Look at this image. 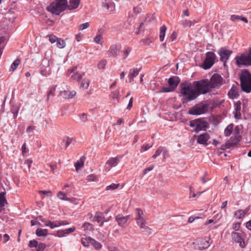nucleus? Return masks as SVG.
<instances>
[{
	"label": "nucleus",
	"mask_w": 251,
	"mask_h": 251,
	"mask_svg": "<svg viewBox=\"0 0 251 251\" xmlns=\"http://www.w3.org/2000/svg\"><path fill=\"white\" fill-rule=\"evenodd\" d=\"M193 88L190 84L182 83L180 84V93L184 97L183 102H187L196 99L201 94H205L212 91L208 79H203L193 82Z\"/></svg>",
	"instance_id": "f257e3e1"
},
{
	"label": "nucleus",
	"mask_w": 251,
	"mask_h": 251,
	"mask_svg": "<svg viewBox=\"0 0 251 251\" xmlns=\"http://www.w3.org/2000/svg\"><path fill=\"white\" fill-rule=\"evenodd\" d=\"M67 6V0H56L47 7V10L52 14L58 15L66 9Z\"/></svg>",
	"instance_id": "f03ea898"
},
{
	"label": "nucleus",
	"mask_w": 251,
	"mask_h": 251,
	"mask_svg": "<svg viewBox=\"0 0 251 251\" xmlns=\"http://www.w3.org/2000/svg\"><path fill=\"white\" fill-rule=\"evenodd\" d=\"M242 90L247 93L251 92V74L247 71L243 72L240 77Z\"/></svg>",
	"instance_id": "7ed1b4c3"
},
{
	"label": "nucleus",
	"mask_w": 251,
	"mask_h": 251,
	"mask_svg": "<svg viewBox=\"0 0 251 251\" xmlns=\"http://www.w3.org/2000/svg\"><path fill=\"white\" fill-rule=\"evenodd\" d=\"M217 57L216 54L212 51H208L206 53V57L201 67L204 70L210 69L215 63Z\"/></svg>",
	"instance_id": "20e7f679"
},
{
	"label": "nucleus",
	"mask_w": 251,
	"mask_h": 251,
	"mask_svg": "<svg viewBox=\"0 0 251 251\" xmlns=\"http://www.w3.org/2000/svg\"><path fill=\"white\" fill-rule=\"evenodd\" d=\"M223 78L218 74H213L210 80L208 79L209 84L212 90L214 88H219L223 84Z\"/></svg>",
	"instance_id": "39448f33"
},
{
	"label": "nucleus",
	"mask_w": 251,
	"mask_h": 251,
	"mask_svg": "<svg viewBox=\"0 0 251 251\" xmlns=\"http://www.w3.org/2000/svg\"><path fill=\"white\" fill-rule=\"evenodd\" d=\"M236 63L239 67L242 65H251V47L249 50V53L247 55L242 54L240 56L236 57Z\"/></svg>",
	"instance_id": "423d86ee"
},
{
	"label": "nucleus",
	"mask_w": 251,
	"mask_h": 251,
	"mask_svg": "<svg viewBox=\"0 0 251 251\" xmlns=\"http://www.w3.org/2000/svg\"><path fill=\"white\" fill-rule=\"evenodd\" d=\"M208 124L206 122L200 119L193 120L190 122V126L192 127H195V131L198 133L201 130H205L208 127Z\"/></svg>",
	"instance_id": "0eeeda50"
},
{
	"label": "nucleus",
	"mask_w": 251,
	"mask_h": 251,
	"mask_svg": "<svg viewBox=\"0 0 251 251\" xmlns=\"http://www.w3.org/2000/svg\"><path fill=\"white\" fill-rule=\"evenodd\" d=\"M193 245L196 250H203L207 249L210 246V243L209 240L199 238L193 242Z\"/></svg>",
	"instance_id": "6e6552de"
},
{
	"label": "nucleus",
	"mask_w": 251,
	"mask_h": 251,
	"mask_svg": "<svg viewBox=\"0 0 251 251\" xmlns=\"http://www.w3.org/2000/svg\"><path fill=\"white\" fill-rule=\"evenodd\" d=\"M208 107V104L202 103L198 106L192 107L189 112V113L193 115H199L205 113Z\"/></svg>",
	"instance_id": "1a4fd4ad"
},
{
	"label": "nucleus",
	"mask_w": 251,
	"mask_h": 251,
	"mask_svg": "<svg viewBox=\"0 0 251 251\" xmlns=\"http://www.w3.org/2000/svg\"><path fill=\"white\" fill-rule=\"evenodd\" d=\"M232 53V51L226 48H222L219 50L218 53L220 56V60L224 62L225 66H226V61L229 59Z\"/></svg>",
	"instance_id": "9d476101"
},
{
	"label": "nucleus",
	"mask_w": 251,
	"mask_h": 251,
	"mask_svg": "<svg viewBox=\"0 0 251 251\" xmlns=\"http://www.w3.org/2000/svg\"><path fill=\"white\" fill-rule=\"evenodd\" d=\"M129 218V215L123 216L121 214H118L115 217V219L118 223V225L122 227H125L128 225L127 222Z\"/></svg>",
	"instance_id": "9b49d317"
},
{
	"label": "nucleus",
	"mask_w": 251,
	"mask_h": 251,
	"mask_svg": "<svg viewBox=\"0 0 251 251\" xmlns=\"http://www.w3.org/2000/svg\"><path fill=\"white\" fill-rule=\"evenodd\" d=\"M120 161V157L110 158L106 162L105 170L106 172H109L111 168L116 167Z\"/></svg>",
	"instance_id": "f8f14e48"
},
{
	"label": "nucleus",
	"mask_w": 251,
	"mask_h": 251,
	"mask_svg": "<svg viewBox=\"0 0 251 251\" xmlns=\"http://www.w3.org/2000/svg\"><path fill=\"white\" fill-rule=\"evenodd\" d=\"M231 236L232 239L237 243L239 244V246L243 248L245 247V242L241 237V234L235 231H233L231 233Z\"/></svg>",
	"instance_id": "ddd939ff"
},
{
	"label": "nucleus",
	"mask_w": 251,
	"mask_h": 251,
	"mask_svg": "<svg viewBox=\"0 0 251 251\" xmlns=\"http://www.w3.org/2000/svg\"><path fill=\"white\" fill-rule=\"evenodd\" d=\"M209 138V135L207 133L205 132L201 134H200L198 136L197 139V142L201 145H208L207 141H208Z\"/></svg>",
	"instance_id": "4468645a"
},
{
	"label": "nucleus",
	"mask_w": 251,
	"mask_h": 251,
	"mask_svg": "<svg viewBox=\"0 0 251 251\" xmlns=\"http://www.w3.org/2000/svg\"><path fill=\"white\" fill-rule=\"evenodd\" d=\"M249 209V207L245 210L239 209L234 212V216L237 219H241L248 213Z\"/></svg>",
	"instance_id": "2eb2a0df"
},
{
	"label": "nucleus",
	"mask_w": 251,
	"mask_h": 251,
	"mask_svg": "<svg viewBox=\"0 0 251 251\" xmlns=\"http://www.w3.org/2000/svg\"><path fill=\"white\" fill-rule=\"evenodd\" d=\"M141 68H133L129 70L128 77L130 82H132L133 81L134 78L138 75Z\"/></svg>",
	"instance_id": "dca6fc26"
},
{
	"label": "nucleus",
	"mask_w": 251,
	"mask_h": 251,
	"mask_svg": "<svg viewBox=\"0 0 251 251\" xmlns=\"http://www.w3.org/2000/svg\"><path fill=\"white\" fill-rule=\"evenodd\" d=\"M76 92L74 90L70 92L64 90L60 92V95L64 99H72L76 95Z\"/></svg>",
	"instance_id": "f3484780"
},
{
	"label": "nucleus",
	"mask_w": 251,
	"mask_h": 251,
	"mask_svg": "<svg viewBox=\"0 0 251 251\" xmlns=\"http://www.w3.org/2000/svg\"><path fill=\"white\" fill-rule=\"evenodd\" d=\"M179 83L178 77H170L168 80V84L170 87L174 90Z\"/></svg>",
	"instance_id": "a211bd4d"
},
{
	"label": "nucleus",
	"mask_w": 251,
	"mask_h": 251,
	"mask_svg": "<svg viewBox=\"0 0 251 251\" xmlns=\"http://www.w3.org/2000/svg\"><path fill=\"white\" fill-rule=\"evenodd\" d=\"M120 48L117 45H113L109 49L110 55L113 57L117 56L120 51Z\"/></svg>",
	"instance_id": "6ab92c4d"
},
{
	"label": "nucleus",
	"mask_w": 251,
	"mask_h": 251,
	"mask_svg": "<svg viewBox=\"0 0 251 251\" xmlns=\"http://www.w3.org/2000/svg\"><path fill=\"white\" fill-rule=\"evenodd\" d=\"M87 242L89 243L95 248V249L97 250L100 249L101 248V245L100 242L96 241L95 239L91 237L88 238Z\"/></svg>",
	"instance_id": "aec40b11"
},
{
	"label": "nucleus",
	"mask_w": 251,
	"mask_h": 251,
	"mask_svg": "<svg viewBox=\"0 0 251 251\" xmlns=\"http://www.w3.org/2000/svg\"><path fill=\"white\" fill-rule=\"evenodd\" d=\"M103 6L105 7L108 10L110 11H113L115 10V4L110 1V0H105V2L103 3Z\"/></svg>",
	"instance_id": "412c9836"
},
{
	"label": "nucleus",
	"mask_w": 251,
	"mask_h": 251,
	"mask_svg": "<svg viewBox=\"0 0 251 251\" xmlns=\"http://www.w3.org/2000/svg\"><path fill=\"white\" fill-rule=\"evenodd\" d=\"M228 96L231 99H234L238 96V91L235 86H232L228 93Z\"/></svg>",
	"instance_id": "4be33fe9"
},
{
	"label": "nucleus",
	"mask_w": 251,
	"mask_h": 251,
	"mask_svg": "<svg viewBox=\"0 0 251 251\" xmlns=\"http://www.w3.org/2000/svg\"><path fill=\"white\" fill-rule=\"evenodd\" d=\"M80 3V0H70L69 4L67 6L69 9H74L76 8Z\"/></svg>",
	"instance_id": "5701e85b"
},
{
	"label": "nucleus",
	"mask_w": 251,
	"mask_h": 251,
	"mask_svg": "<svg viewBox=\"0 0 251 251\" xmlns=\"http://www.w3.org/2000/svg\"><path fill=\"white\" fill-rule=\"evenodd\" d=\"M85 157L84 156H82L79 160H78L75 164V169L78 171L81 168H82L84 166Z\"/></svg>",
	"instance_id": "b1692460"
},
{
	"label": "nucleus",
	"mask_w": 251,
	"mask_h": 251,
	"mask_svg": "<svg viewBox=\"0 0 251 251\" xmlns=\"http://www.w3.org/2000/svg\"><path fill=\"white\" fill-rule=\"evenodd\" d=\"M230 20L233 22H236L238 20H241L246 23H248V20L246 17H241L239 15H232L230 17Z\"/></svg>",
	"instance_id": "393cba45"
},
{
	"label": "nucleus",
	"mask_w": 251,
	"mask_h": 251,
	"mask_svg": "<svg viewBox=\"0 0 251 251\" xmlns=\"http://www.w3.org/2000/svg\"><path fill=\"white\" fill-rule=\"evenodd\" d=\"M84 75V73H83L82 74H80L78 72H75L72 75L71 78L73 80L79 81Z\"/></svg>",
	"instance_id": "a878e982"
},
{
	"label": "nucleus",
	"mask_w": 251,
	"mask_h": 251,
	"mask_svg": "<svg viewBox=\"0 0 251 251\" xmlns=\"http://www.w3.org/2000/svg\"><path fill=\"white\" fill-rule=\"evenodd\" d=\"M48 229L38 228L36 231V234L38 236H46L48 234Z\"/></svg>",
	"instance_id": "bb28decb"
},
{
	"label": "nucleus",
	"mask_w": 251,
	"mask_h": 251,
	"mask_svg": "<svg viewBox=\"0 0 251 251\" xmlns=\"http://www.w3.org/2000/svg\"><path fill=\"white\" fill-rule=\"evenodd\" d=\"M166 29L167 28L165 25H162L160 27L159 39L160 41L161 42L163 41L164 39Z\"/></svg>",
	"instance_id": "cd10ccee"
},
{
	"label": "nucleus",
	"mask_w": 251,
	"mask_h": 251,
	"mask_svg": "<svg viewBox=\"0 0 251 251\" xmlns=\"http://www.w3.org/2000/svg\"><path fill=\"white\" fill-rule=\"evenodd\" d=\"M5 193L4 192L0 193V208L2 209L7 202L4 197Z\"/></svg>",
	"instance_id": "c85d7f7f"
},
{
	"label": "nucleus",
	"mask_w": 251,
	"mask_h": 251,
	"mask_svg": "<svg viewBox=\"0 0 251 251\" xmlns=\"http://www.w3.org/2000/svg\"><path fill=\"white\" fill-rule=\"evenodd\" d=\"M163 151L164 157H165V153L166 150L164 149L162 147H159L155 151V153L152 156L153 158H156L157 157L159 156L161 153Z\"/></svg>",
	"instance_id": "c756f323"
},
{
	"label": "nucleus",
	"mask_w": 251,
	"mask_h": 251,
	"mask_svg": "<svg viewBox=\"0 0 251 251\" xmlns=\"http://www.w3.org/2000/svg\"><path fill=\"white\" fill-rule=\"evenodd\" d=\"M69 234L70 233L68 231V229H65L64 230H57L56 233V235L59 237H62Z\"/></svg>",
	"instance_id": "7c9ffc66"
},
{
	"label": "nucleus",
	"mask_w": 251,
	"mask_h": 251,
	"mask_svg": "<svg viewBox=\"0 0 251 251\" xmlns=\"http://www.w3.org/2000/svg\"><path fill=\"white\" fill-rule=\"evenodd\" d=\"M47 66L44 69H41L40 73L42 75L46 76L50 74L49 62H48Z\"/></svg>",
	"instance_id": "2f4dec72"
},
{
	"label": "nucleus",
	"mask_w": 251,
	"mask_h": 251,
	"mask_svg": "<svg viewBox=\"0 0 251 251\" xmlns=\"http://www.w3.org/2000/svg\"><path fill=\"white\" fill-rule=\"evenodd\" d=\"M90 80L88 78H84L82 80L80 87L84 89H87L89 85Z\"/></svg>",
	"instance_id": "473e14b6"
},
{
	"label": "nucleus",
	"mask_w": 251,
	"mask_h": 251,
	"mask_svg": "<svg viewBox=\"0 0 251 251\" xmlns=\"http://www.w3.org/2000/svg\"><path fill=\"white\" fill-rule=\"evenodd\" d=\"M233 125L232 124L228 125L225 129L224 133L226 136H229L232 133Z\"/></svg>",
	"instance_id": "72a5a7b5"
},
{
	"label": "nucleus",
	"mask_w": 251,
	"mask_h": 251,
	"mask_svg": "<svg viewBox=\"0 0 251 251\" xmlns=\"http://www.w3.org/2000/svg\"><path fill=\"white\" fill-rule=\"evenodd\" d=\"M66 43L64 40L58 38L56 41V46L59 49H63L65 47Z\"/></svg>",
	"instance_id": "f704fd0d"
},
{
	"label": "nucleus",
	"mask_w": 251,
	"mask_h": 251,
	"mask_svg": "<svg viewBox=\"0 0 251 251\" xmlns=\"http://www.w3.org/2000/svg\"><path fill=\"white\" fill-rule=\"evenodd\" d=\"M57 197L60 200L64 201H70L71 199L67 197L66 194L62 192H59L57 194Z\"/></svg>",
	"instance_id": "c9c22d12"
},
{
	"label": "nucleus",
	"mask_w": 251,
	"mask_h": 251,
	"mask_svg": "<svg viewBox=\"0 0 251 251\" xmlns=\"http://www.w3.org/2000/svg\"><path fill=\"white\" fill-rule=\"evenodd\" d=\"M120 96V91L119 90H116L111 92V97L113 99H116L117 102H119Z\"/></svg>",
	"instance_id": "e433bc0d"
},
{
	"label": "nucleus",
	"mask_w": 251,
	"mask_h": 251,
	"mask_svg": "<svg viewBox=\"0 0 251 251\" xmlns=\"http://www.w3.org/2000/svg\"><path fill=\"white\" fill-rule=\"evenodd\" d=\"M46 247L45 244L41 243L38 244L35 249H33L31 251H44Z\"/></svg>",
	"instance_id": "4c0bfd02"
},
{
	"label": "nucleus",
	"mask_w": 251,
	"mask_h": 251,
	"mask_svg": "<svg viewBox=\"0 0 251 251\" xmlns=\"http://www.w3.org/2000/svg\"><path fill=\"white\" fill-rule=\"evenodd\" d=\"M20 63V60L19 59H17L16 60H15L11 66V70L12 71L15 70L17 69V67L19 66Z\"/></svg>",
	"instance_id": "58836bf2"
},
{
	"label": "nucleus",
	"mask_w": 251,
	"mask_h": 251,
	"mask_svg": "<svg viewBox=\"0 0 251 251\" xmlns=\"http://www.w3.org/2000/svg\"><path fill=\"white\" fill-rule=\"evenodd\" d=\"M56 87H57L56 85L53 86L50 89V90L48 92V94H47V100H48L49 99L50 96H54V93H55V92L56 90Z\"/></svg>",
	"instance_id": "ea45409f"
},
{
	"label": "nucleus",
	"mask_w": 251,
	"mask_h": 251,
	"mask_svg": "<svg viewBox=\"0 0 251 251\" xmlns=\"http://www.w3.org/2000/svg\"><path fill=\"white\" fill-rule=\"evenodd\" d=\"M46 226H50V228L53 229L55 227H58L57 221L51 222L49 221L48 223L45 224Z\"/></svg>",
	"instance_id": "a19ab883"
},
{
	"label": "nucleus",
	"mask_w": 251,
	"mask_h": 251,
	"mask_svg": "<svg viewBox=\"0 0 251 251\" xmlns=\"http://www.w3.org/2000/svg\"><path fill=\"white\" fill-rule=\"evenodd\" d=\"M94 218L98 223H100L101 220L104 219V217L102 216V213L100 212H97Z\"/></svg>",
	"instance_id": "79ce46f5"
},
{
	"label": "nucleus",
	"mask_w": 251,
	"mask_h": 251,
	"mask_svg": "<svg viewBox=\"0 0 251 251\" xmlns=\"http://www.w3.org/2000/svg\"><path fill=\"white\" fill-rule=\"evenodd\" d=\"M119 184L112 183L106 187L107 190H113L117 189L119 187Z\"/></svg>",
	"instance_id": "37998d69"
},
{
	"label": "nucleus",
	"mask_w": 251,
	"mask_h": 251,
	"mask_svg": "<svg viewBox=\"0 0 251 251\" xmlns=\"http://www.w3.org/2000/svg\"><path fill=\"white\" fill-rule=\"evenodd\" d=\"M78 116L81 120L82 123H85L87 121V114L83 113L82 114H79Z\"/></svg>",
	"instance_id": "c03bdc74"
},
{
	"label": "nucleus",
	"mask_w": 251,
	"mask_h": 251,
	"mask_svg": "<svg viewBox=\"0 0 251 251\" xmlns=\"http://www.w3.org/2000/svg\"><path fill=\"white\" fill-rule=\"evenodd\" d=\"M102 35H101L100 34H98L97 35L94 39V41L98 44H100V45H102V42L101 41V40L102 39Z\"/></svg>",
	"instance_id": "a18cd8bd"
},
{
	"label": "nucleus",
	"mask_w": 251,
	"mask_h": 251,
	"mask_svg": "<svg viewBox=\"0 0 251 251\" xmlns=\"http://www.w3.org/2000/svg\"><path fill=\"white\" fill-rule=\"evenodd\" d=\"M106 61L105 60H102L99 62L98 64V68L99 69H103L106 65Z\"/></svg>",
	"instance_id": "49530a36"
},
{
	"label": "nucleus",
	"mask_w": 251,
	"mask_h": 251,
	"mask_svg": "<svg viewBox=\"0 0 251 251\" xmlns=\"http://www.w3.org/2000/svg\"><path fill=\"white\" fill-rule=\"evenodd\" d=\"M38 245V242L36 240H30L29 242L28 246L30 248H36Z\"/></svg>",
	"instance_id": "de8ad7c7"
},
{
	"label": "nucleus",
	"mask_w": 251,
	"mask_h": 251,
	"mask_svg": "<svg viewBox=\"0 0 251 251\" xmlns=\"http://www.w3.org/2000/svg\"><path fill=\"white\" fill-rule=\"evenodd\" d=\"M192 24V22L191 21L185 20L183 22V25L184 27L189 28Z\"/></svg>",
	"instance_id": "09e8293b"
},
{
	"label": "nucleus",
	"mask_w": 251,
	"mask_h": 251,
	"mask_svg": "<svg viewBox=\"0 0 251 251\" xmlns=\"http://www.w3.org/2000/svg\"><path fill=\"white\" fill-rule=\"evenodd\" d=\"M82 227H83L85 229H88L89 230L93 229L92 225L89 223H84L82 225Z\"/></svg>",
	"instance_id": "8fccbe9b"
},
{
	"label": "nucleus",
	"mask_w": 251,
	"mask_h": 251,
	"mask_svg": "<svg viewBox=\"0 0 251 251\" xmlns=\"http://www.w3.org/2000/svg\"><path fill=\"white\" fill-rule=\"evenodd\" d=\"M237 143L236 142H233L232 140V138H231L226 143V146L227 148H229L230 147L235 145Z\"/></svg>",
	"instance_id": "3c124183"
},
{
	"label": "nucleus",
	"mask_w": 251,
	"mask_h": 251,
	"mask_svg": "<svg viewBox=\"0 0 251 251\" xmlns=\"http://www.w3.org/2000/svg\"><path fill=\"white\" fill-rule=\"evenodd\" d=\"M136 211H137V216L136 218H144V213L142 209L140 208H137L136 209Z\"/></svg>",
	"instance_id": "603ef678"
},
{
	"label": "nucleus",
	"mask_w": 251,
	"mask_h": 251,
	"mask_svg": "<svg viewBox=\"0 0 251 251\" xmlns=\"http://www.w3.org/2000/svg\"><path fill=\"white\" fill-rule=\"evenodd\" d=\"M235 110L236 112H239L241 111V103L240 101H238L236 102L235 103Z\"/></svg>",
	"instance_id": "864d4df0"
},
{
	"label": "nucleus",
	"mask_w": 251,
	"mask_h": 251,
	"mask_svg": "<svg viewBox=\"0 0 251 251\" xmlns=\"http://www.w3.org/2000/svg\"><path fill=\"white\" fill-rule=\"evenodd\" d=\"M89 26V24L88 22L85 23L84 24H81L79 26V29L80 30H84L85 29H86Z\"/></svg>",
	"instance_id": "5fc2aeb1"
},
{
	"label": "nucleus",
	"mask_w": 251,
	"mask_h": 251,
	"mask_svg": "<svg viewBox=\"0 0 251 251\" xmlns=\"http://www.w3.org/2000/svg\"><path fill=\"white\" fill-rule=\"evenodd\" d=\"M77 69L76 66L73 67L72 68L69 69L67 70L66 75L69 76L72 73H75Z\"/></svg>",
	"instance_id": "6e6d98bb"
},
{
	"label": "nucleus",
	"mask_w": 251,
	"mask_h": 251,
	"mask_svg": "<svg viewBox=\"0 0 251 251\" xmlns=\"http://www.w3.org/2000/svg\"><path fill=\"white\" fill-rule=\"evenodd\" d=\"M174 91V90L170 87H164L162 88L160 91L159 93H167V92H170L171 91Z\"/></svg>",
	"instance_id": "4d7b16f0"
},
{
	"label": "nucleus",
	"mask_w": 251,
	"mask_h": 251,
	"mask_svg": "<svg viewBox=\"0 0 251 251\" xmlns=\"http://www.w3.org/2000/svg\"><path fill=\"white\" fill-rule=\"evenodd\" d=\"M152 147V145H149L148 144L144 145L141 147V152L148 150Z\"/></svg>",
	"instance_id": "13d9d810"
},
{
	"label": "nucleus",
	"mask_w": 251,
	"mask_h": 251,
	"mask_svg": "<svg viewBox=\"0 0 251 251\" xmlns=\"http://www.w3.org/2000/svg\"><path fill=\"white\" fill-rule=\"evenodd\" d=\"M135 220L136 221L137 224L139 226V225L142 224V223H146V221L144 218H136Z\"/></svg>",
	"instance_id": "bf43d9fd"
},
{
	"label": "nucleus",
	"mask_w": 251,
	"mask_h": 251,
	"mask_svg": "<svg viewBox=\"0 0 251 251\" xmlns=\"http://www.w3.org/2000/svg\"><path fill=\"white\" fill-rule=\"evenodd\" d=\"M58 39V38L54 35H50L49 36V40L51 43H54L56 42Z\"/></svg>",
	"instance_id": "052dcab7"
},
{
	"label": "nucleus",
	"mask_w": 251,
	"mask_h": 251,
	"mask_svg": "<svg viewBox=\"0 0 251 251\" xmlns=\"http://www.w3.org/2000/svg\"><path fill=\"white\" fill-rule=\"evenodd\" d=\"M58 227L60 226H64L68 225L69 223L67 221H57Z\"/></svg>",
	"instance_id": "680f3d73"
},
{
	"label": "nucleus",
	"mask_w": 251,
	"mask_h": 251,
	"mask_svg": "<svg viewBox=\"0 0 251 251\" xmlns=\"http://www.w3.org/2000/svg\"><path fill=\"white\" fill-rule=\"evenodd\" d=\"M240 227V223H236L233 225V228L236 231L238 230L239 229Z\"/></svg>",
	"instance_id": "e2e57ef3"
},
{
	"label": "nucleus",
	"mask_w": 251,
	"mask_h": 251,
	"mask_svg": "<svg viewBox=\"0 0 251 251\" xmlns=\"http://www.w3.org/2000/svg\"><path fill=\"white\" fill-rule=\"evenodd\" d=\"M130 51H131V49L129 48H126L124 51V54L125 55V58L127 57L128 56Z\"/></svg>",
	"instance_id": "0e129e2a"
},
{
	"label": "nucleus",
	"mask_w": 251,
	"mask_h": 251,
	"mask_svg": "<svg viewBox=\"0 0 251 251\" xmlns=\"http://www.w3.org/2000/svg\"><path fill=\"white\" fill-rule=\"evenodd\" d=\"M12 113L13 114V116L14 117H16L17 115V113H18V110L17 109V107H13L12 109Z\"/></svg>",
	"instance_id": "69168bd1"
},
{
	"label": "nucleus",
	"mask_w": 251,
	"mask_h": 251,
	"mask_svg": "<svg viewBox=\"0 0 251 251\" xmlns=\"http://www.w3.org/2000/svg\"><path fill=\"white\" fill-rule=\"evenodd\" d=\"M142 41L145 45H149L152 42V40L149 38L143 39Z\"/></svg>",
	"instance_id": "338daca9"
},
{
	"label": "nucleus",
	"mask_w": 251,
	"mask_h": 251,
	"mask_svg": "<svg viewBox=\"0 0 251 251\" xmlns=\"http://www.w3.org/2000/svg\"><path fill=\"white\" fill-rule=\"evenodd\" d=\"M246 227L249 229L251 230V220L249 221L246 223Z\"/></svg>",
	"instance_id": "774afa93"
}]
</instances>
